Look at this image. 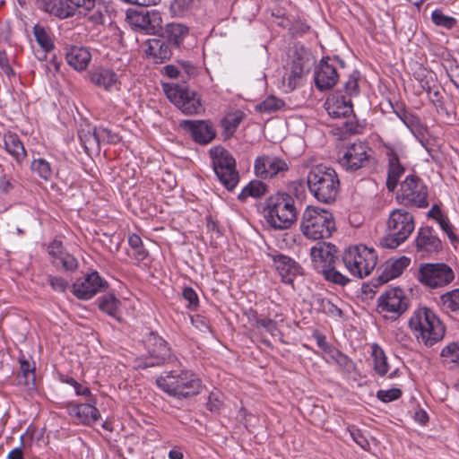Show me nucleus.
Returning a JSON list of instances; mask_svg holds the SVG:
<instances>
[{"instance_id":"473e14b6","label":"nucleus","mask_w":459,"mask_h":459,"mask_svg":"<svg viewBox=\"0 0 459 459\" xmlns=\"http://www.w3.org/2000/svg\"><path fill=\"white\" fill-rule=\"evenodd\" d=\"M32 32L36 42L46 53L51 52L55 48V44L52 39L51 31L39 24H35Z\"/></svg>"},{"instance_id":"3c124183","label":"nucleus","mask_w":459,"mask_h":459,"mask_svg":"<svg viewBox=\"0 0 459 459\" xmlns=\"http://www.w3.org/2000/svg\"><path fill=\"white\" fill-rule=\"evenodd\" d=\"M309 60L307 57L297 54L294 56L290 69L293 70L295 74H305L309 71Z\"/></svg>"},{"instance_id":"cd10ccee","label":"nucleus","mask_w":459,"mask_h":459,"mask_svg":"<svg viewBox=\"0 0 459 459\" xmlns=\"http://www.w3.org/2000/svg\"><path fill=\"white\" fill-rule=\"evenodd\" d=\"M147 43V54L153 58L155 63L160 64L171 57L173 47L164 36L160 35L150 39Z\"/></svg>"},{"instance_id":"2eb2a0df","label":"nucleus","mask_w":459,"mask_h":459,"mask_svg":"<svg viewBox=\"0 0 459 459\" xmlns=\"http://www.w3.org/2000/svg\"><path fill=\"white\" fill-rule=\"evenodd\" d=\"M333 62L340 63L343 66V61L336 57L331 60L330 57H323L316 67L314 80L316 88L323 91L332 89L339 79L335 65Z\"/></svg>"},{"instance_id":"f257e3e1","label":"nucleus","mask_w":459,"mask_h":459,"mask_svg":"<svg viewBox=\"0 0 459 459\" xmlns=\"http://www.w3.org/2000/svg\"><path fill=\"white\" fill-rule=\"evenodd\" d=\"M156 384L163 392L178 400L197 395L202 389L201 380L186 369L170 370L157 377Z\"/></svg>"},{"instance_id":"5fc2aeb1","label":"nucleus","mask_w":459,"mask_h":459,"mask_svg":"<svg viewBox=\"0 0 459 459\" xmlns=\"http://www.w3.org/2000/svg\"><path fill=\"white\" fill-rule=\"evenodd\" d=\"M402 396V391L399 388H391L388 390H379L377 397L383 403H390L399 399Z\"/></svg>"},{"instance_id":"f704fd0d","label":"nucleus","mask_w":459,"mask_h":459,"mask_svg":"<svg viewBox=\"0 0 459 459\" xmlns=\"http://www.w3.org/2000/svg\"><path fill=\"white\" fill-rule=\"evenodd\" d=\"M439 304L443 310L459 316V289L446 291L439 297Z\"/></svg>"},{"instance_id":"69168bd1","label":"nucleus","mask_w":459,"mask_h":459,"mask_svg":"<svg viewBox=\"0 0 459 459\" xmlns=\"http://www.w3.org/2000/svg\"><path fill=\"white\" fill-rule=\"evenodd\" d=\"M315 338L316 341V344L319 348H321L325 353L330 354L332 351L334 349L333 345L327 342L326 337L321 333H316Z\"/></svg>"},{"instance_id":"79ce46f5","label":"nucleus","mask_w":459,"mask_h":459,"mask_svg":"<svg viewBox=\"0 0 459 459\" xmlns=\"http://www.w3.org/2000/svg\"><path fill=\"white\" fill-rule=\"evenodd\" d=\"M128 244L134 250V258L138 262L143 261L148 256L149 252L143 247V240L137 234L134 233L128 237Z\"/></svg>"},{"instance_id":"39448f33","label":"nucleus","mask_w":459,"mask_h":459,"mask_svg":"<svg viewBox=\"0 0 459 459\" xmlns=\"http://www.w3.org/2000/svg\"><path fill=\"white\" fill-rule=\"evenodd\" d=\"M415 228L413 215L404 209H394L388 217L386 235L380 240L385 248H396L411 236Z\"/></svg>"},{"instance_id":"7ed1b4c3","label":"nucleus","mask_w":459,"mask_h":459,"mask_svg":"<svg viewBox=\"0 0 459 459\" xmlns=\"http://www.w3.org/2000/svg\"><path fill=\"white\" fill-rule=\"evenodd\" d=\"M295 203L294 197L285 192L269 196L264 207L267 223L274 230L289 229L298 216Z\"/></svg>"},{"instance_id":"6ab92c4d","label":"nucleus","mask_w":459,"mask_h":459,"mask_svg":"<svg viewBox=\"0 0 459 459\" xmlns=\"http://www.w3.org/2000/svg\"><path fill=\"white\" fill-rule=\"evenodd\" d=\"M146 346L152 361L145 362L144 367L160 366L169 362L171 358V351L168 342L157 333L151 332L146 337Z\"/></svg>"},{"instance_id":"8fccbe9b","label":"nucleus","mask_w":459,"mask_h":459,"mask_svg":"<svg viewBox=\"0 0 459 459\" xmlns=\"http://www.w3.org/2000/svg\"><path fill=\"white\" fill-rule=\"evenodd\" d=\"M431 18L436 25L442 26L446 29H452L456 23V20L454 17L445 15L438 9L432 12Z\"/></svg>"},{"instance_id":"58836bf2","label":"nucleus","mask_w":459,"mask_h":459,"mask_svg":"<svg viewBox=\"0 0 459 459\" xmlns=\"http://www.w3.org/2000/svg\"><path fill=\"white\" fill-rule=\"evenodd\" d=\"M371 349L374 369L379 376L383 377L388 371V364L385 354L384 351L376 343L372 345Z\"/></svg>"},{"instance_id":"49530a36","label":"nucleus","mask_w":459,"mask_h":459,"mask_svg":"<svg viewBox=\"0 0 459 459\" xmlns=\"http://www.w3.org/2000/svg\"><path fill=\"white\" fill-rule=\"evenodd\" d=\"M283 105L284 102L281 100L274 96H269L256 105V110L261 113H271L279 110Z\"/></svg>"},{"instance_id":"4c0bfd02","label":"nucleus","mask_w":459,"mask_h":459,"mask_svg":"<svg viewBox=\"0 0 459 459\" xmlns=\"http://www.w3.org/2000/svg\"><path fill=\"white\" fill-rule=\"evenodd\" d=\"M78 137L82 146L86 152L99 147V138L97 137V129L87 126L78 131Z\"/></svg>"},{"instance_id":"ea45409f","label":"nucleus","mask_w":459,"mask_h":459,"mask_svg":"<svg viewBox=\"0 0 459 459\" xmlns=\"http://www.w3.org/2000/svg\"><path fill=\"white\" fill-rule=\"evenodd\" d=\"M324 279L335 285L346 286L351 280L336 269V264H332L321 273H319Z\"/></svg>"},{"instance_id":"6e6d98bb","label":"nucleus","mask_w":459,"mask_h":459,"mask_svg":"<svg viewBox=\"0 0 459 459\" xmlns=\"http://www.w3.org/2000/svg\"><path fill=\"white\" fill-rule=\"evenodd\" d=\"M48 281L52 290L56 292H65L69 285L68 281L60 276L48 275Z\"/></svg>"},{"instance_id":"c756f323","label":"nucleus","mask_w":459,"mask_h":459,"mask_svg":"<svg viewBox=\"0 0 459 459\" xmlns=\"http://www.w3.org/2000/svg\"><path fill=\"white\" fill-rule=\"evenodd\" d=\"M65 58L68 65L74 70L83 71L87 68L91 55L86 48L73 46L67 50Z\"/></svg>"},{"instance_id":"7c9ffc66","label":"nucleus","mask_w":459,"mask_h":459,"mask_svg":"<svg viewBox=\"0 0 459 459\" xmlns=\"http://www.w3.org/2000/svg\"><path fill=\"white\" fill-rule=\"evenodd\" d=\"M4 145L6 152L12 155L18 164L25 160L27 156L25 148L16 134H5L4 135Z\"/></svg>"},{"instance_id":"aec40b11","label":"nucleus","mask_w":459,"mask_h":459,"mask_svg":"<svg viewBox=\"0 0 459 459\" xmlns=\"http://www.w3.org/2000/svg\"><path fill=\"white\" fill-rule=\"evenodd\" d=\"M325 107L331 117L347 119L343 125L347 130H351L349 120L353 115V106L350 99L342 95L341 91H336L326 99Z\"/></svg>"},{"instance_id":"20e7f679","label":"nucleus","mask_w":459,"mask_h":459,"mask_svg":"<svg viewBox=\"0 0 459 459\" xmlns=\"http://www.w3.org/2000/svg\"><path fill=\"white\" fill-rule=\"evenodd\" d=\"M309 193L320 203L332 204L335 201L340 188L336 171L325 166L311 168L307 176Z\"/></svg>"},{"instance_id":"603ef678","label":"nucleus","mask_w":459,"mask_h":459,"mask_svg":"<svg viewBox=\"0 0 459 459\" xmlns=\"http://www.w3.org/2000/svg\"><path fill=\"white\" fill-rule=\"evenodd\" d=\"M97 137L99 138V144L100 143L116 144L121 141V137L117 134L106 127L97 129Z\"/></svg>"},{"instance_id":"4468645a","label":"nucleus","mask_w":459,"mask_h":459,"mask_svg":"<svg viewBox=\"0 0 459 459\" xmlns=\"http://www.w3.org/2000/svg\"><path fill=\"white\" fill-rule=\"evenodd\" d=\"M372 150L364 143L357 142L348 145L339 159L340 165L346 170L356 171L370 163Z\"/></svg>"},{"instance_id":"423d86ee","label":"nucleus","mask_w":459,"mask_h":459,"mask_svg":"<svg viewBox=\"0 0 459 459\" xmlns=\"http://www.w3.org/2000/svg\"><path fill=\"white\" fill-rule=\"evenodd\" d=\"M300 229L307 238L317 240L330 238L335 230V222L329 211L308 206L303 212Z\"/></svg>"},{"instance_id":"bb28decb","label":"nucleus","mask_w":459,"mask_h":459,"mask_svg":"<svg viewBox=\"0 0 459 459\" xmlns=\"http://www.w3.org/2000/svg\"><path fill=\"white\" fill-rule=\"evenodd\" d=\"M89 77L95 86L102 88L107 91L118 90V76L111 69L97 67L89 73Z\"/></svg>"},{"instance_id":"774afa93","label":"nucleus","mask_w":459,"mask_h":459,"mask_svg":"<svg viewBox=\"0 0 459 459\" xmlns=\"http://www.w3.org/2000/svg\"><path fill=\"white\" fill-rule=\"evenodd\" d=\"M430 101L435 105L437 109H444L443 96L438 90H430V93H428Z\"/></svg>"},{"instance_id":"a211bd4d","label":"nucleus","mask_w":459,"mask_h":459,"mask_svg":"<svg viewBox=\"0 0 459 459\" xmlns=\"http://www.w3.org/2000/svg\"><path fill=\"white\" fill-rule=\"evenodd\" d=\"M107 286V281L100 277L98 272L93 271L82 280L72 285L73 294L79 299L88 300L100 292Z\"/></svg>"},{"instance_id":"412c9836","label":"nucleus","mask_w":459,"mask_h":459,"mask_svg":"<svg viewBox=\"0 0 459 459\" xmlns=\"http://www.w3.org/2000/svg\"><path fill=\"white\" fill-rule=\"evenodd\" d=\"M179 126L195 143L202 145L210 143L216 136L213 125L207 120H182Z\"/></svg>"},{"instance_id":"4d7b16f0","label":"nucleus","mask_w":459,"mask_h":459,"mask_svg":"<svg viewBox=\"0 0 459 459\" xmlns=\"http://www.w3.org/2000/svg\"><path fill=\"white\" fill-rule=\"evenodd\" d=\"M435 220L439 224L442 230H444L446 233L447 237L452 242L457 240V237L453 231V226L450 224L446 217H445L443 214H439V216Z\"/></svg>"},{"instance_id":"e2e57ef3","label":"nucleus","mask_w":459,"mask_h":459,"mask_svg":"<svg viewBox=\"0 0 459 459\" xmlns=\"http://www.w3.org/2000/svg\"><path fill=\"white\" fill-rule=\"evenodd\" d=\"M48 252L49 255H51L52 260H56L60 255H62L65 251L63 250L62 242L56 239H54L48 247Z\"/></svg>"},{"instance_id":"5701e85b","label":"nucleus","mask_w":459,"mask_h":459,"mask_svg":"<svg viewBox=\"0 0 459 459\" xmlns=\"http://www.w3.org/2000/svg\"><path fill=\"white\" fill-rule=\"evenodd\" d=\"M415 247L422 256L439 253L442 248V242L435 234L432 227L426 226L419 229L415 238Z\"/></svg>"},{"instance_id":"a878e982","label":"nucleus","mask_w":459,"mask_h":459,"mask_svg":"<svg viewBox=\"0 0 459 459\" xmlns=\"http://www.w3.org/2000/svg\"><path fill=\"white\" fill-rule=\"evenodd\" d=\"M387 157V178L386 188L389 192H394L397 187L401 177L405 172L404 166L400 161V156L397 150L392 146H386Z\"/></svg>"},{"instance_id":"a18cd8bd","label":"nucleus","mask_w":459,"mask_h":459,"mask_svg":"<svg viewBox=\"0 0 459 459\" xmlns=\"http://www.w3.org/2000/svg\"><path fill=\"white\" fill-rule=\"evenodd\" d=\"M52 264L56 267L60 266L62 269L67 272H74L78 267L77 259L73 255L65 251L62 255H60L56 260H52Z\"/></svg>"},{"instance_id":"e433bc0d","label":"nucleus","mask_w":459,"mask_h":459,"mask_svg":"<svg viewBox=\"0 0 459 459\" xmlns=\"http://www.w3.org/2000/svg\"><path fill=\"white\" fill-rule=\"evenodd\" d=\"M244 118V113L240 110L228 113L221 120V126L228 137L234 134Z\"/></svg>"},{"instance_id":"680f3d73","label":"nucleus","mask_w":459,"mask_h":459,"mask_svg":"<svg viewBox=\"0 0 459 459\" xmlns=\"http://www.w3.org/2000/svg\"><path fill=\"white\" fill-rule=\"evenodd\" d=\"M351 436L353 439V441L359 446L364 450H368L369 448V442L368 440L364 437L362 432L359 429H352L350 431Z\"/></svg>"},{"instance_id":"052dcab7","label":"nucleus","mask_w":459,"mask_h":459,"mask_svg":"<svg viewBox=\"0 0 459 459\" xmlns=\"http://www.w3.org/2000/svg\"><path fill=\"white\" fill-rule=\"evenodd\" d=\"M20 368H21V371L25 378V383L26 384L29 383L30 377H31V381L34 383V381H35V376H34L35 366L31 365L26 359H21L20 360Z\"/></svg>"},{"instance_id":"c85d7f7f","label":"nucleus","mask_w":459,"mask_h":459,"mask_svg":"<svg viewBox=\"0 0 459 459\" xmlns=\"http://www.w3.org/2000/svg\"><path fill=\"white\" fill-rule=\"evenodd\" d=\"M68 411L72 417L86 425L95 423L100 417V411L91 403L72 404Z\"/></svg>"},{"instance_id":"f3484780","label":"nucleus","mask_w":459,"mask_h":459,"mask_svg":"<svg viewBox=\"0 0 459 459\" xmlns=\"http://www.w3.org/2000/svg\"><path fill=\"white\" fill-rule=\"evenodd\" d=\"M254 170L256 177L270 179L287 172L289 165L277 156L263 155L255 159Z\"/></svg>"},{"instance_id":"37998d69","label":"nucleus","mask_w":459,"mask_h":459,"mask_svg":"<svg viewBox=\"0 0 459 459\" xmlns=\"http://www.w3.org/2000/svg\"><path fill=\"white\" fill-rule=\"evenodd\" d=\"M360 78L361 76L359 72L353 71L344 82L343 89L348 99L351 100V98L359 95L360 90L359 82L360 81Z\"/></svg>"},{"instance_id":"0eeeda50","label":"nucleus","mask_w":459,"mask_h":459,"mask_svg":"<svg viewBox=\"0 0 459 459\" xmlns=\"http://www.w3.org/2000/svg\"><path fill=\"white\" fill-rule=\"evenodd\" d=\"M342 260L351 275L362 279L375 269L377 255L375 249L365 245H354L344 249Z\"/></svg>"},{"instance_id":"1a4fd4ad","label":"nucleus","mask_w":459,"mask_h":459,"mask_svg":"<svg viewBox=\"0 0 459 459\" xmlns=\"http://www.w3.org/2000/svg\"><path fill=\"white\" fill-rule=\"evenodd\" d=\"M428 187L416 175H408L401 183L395 200L406 207L426 208L429 206Z\"/></svg>"},{"instance_id":"6e6552de","label":"nucleus","mask_w":459,"mask_h":459,"mask_svg":"<svg viewBox=\"0 0 459 459\" xmlns=\"http://www.w3.org/2000/svg\"><path fill=\"white\" fill-rule=\"evenodd\" d=\"M210 155L218 179L228 191H233L239 181L236 160L229 151L221 146L212 147Z\"/></svg>"},{"instance_id":"a19ab883","label":"nucleus","mask_w":459,"mask_h":459,"mask_svg":"<svg viewBox=\"0 0 459 459\" xmlns=\"http://www.w3.org/2000/svg\"><path fill=\"white\" fill-rule=\"evenodd\" d=\"M119 300L113 294H106L99 298V307L108 316L118 319L117 316Z\"/></svg>"},{"instance_id":"09e8293b","label":"nucleus","mask_w":459,"mask_h":459,"mask_svg":"<svg viewBox=\"0 0 459 459\" xmlns=\"http://www.w3.org/2000/svg\"><path fill=\"white\" fill-rule=\"evenodd\" d=\"M329 355L340 367L344 368L346 371L351 372L354 369V363L352 360L339 350L334 348Z\"/></svg>"},{"instance_id":"393cba45","label":"nucleus","mask_w":459,"mask_h":459,"mask_svg":"<svg viewBox=\"0 0 459 459\" xmlns=\"http://www.w3.org/2000/svg\"><path fill=\"white\" fill-rule=\"evenodd\" d=\"M411 264V259L401 256L397 259L387 260L381 267V273L373 280V286L377 287L400 276Z\"/></svg>"},{"instance_id":"f03ea898","label":"nucleus","mask_w":459,"mask_h":459,"mask_svg":"<svg viewBox=\"0 0 459 459\" xmlns=\"http://www.w3.org/2000/svg\"><path fill=\"white\" fill-rule=\"evenodd\" d=\"M409 326L419 342L431 347L440 342L446 328L437 315L429 307L416 309L409 320Z\"/></svg>"},{"instance_id":"338daca9","label":"nucleus","mask_w":459,"mask_h":459,"mask_svg":"<svg viewBox=\"0 0 459 459\" xmlns=\"http://www.w3.org/2000/svg\"><path fill=\"white\" fill-rule=\"evenodd\" d=\"M0 68L8 77L14 75V71L9 64L7 56L4 52H0Z\"/></svg>"},{"instance_id":"de8ad7c7","label":"nucleus","mask_w":459,"mask_h":459,"mask_svg":"<svg viewBox=\"0 0 459 459\" xmlns=\"http://www.w3.org/2000/svg\"><path fill=\"white\" fill-rule=\"evenodd\" d=\"M440 356L446 362L459 364V342H451L445 346L440 352Z\"/></svg>"},{"instance_id":"bf43d9fd","label":"nucleus","mask_w":459,"mask_h":459,"mask_svg":"<svg viewBox=\"0 0 459 459\" xmlns=\"http://www.w3.org/2000/svg\"><path fill=\"white\" fill-rule=\"evenodd\" d=\"M256 325L264 328L273 336H276L279 333L277 322L273 319L258 318L256 319Z\"/></svg>"},{"instance_id":"13d9d810","label":"nucleus","mask_w":459,"mask_h":459,"mask_svg":"<svg viewBox=\"0 0 459 459\" xmlns=\"http://www.w3.org/2000/svg\"><path fill=\"white\" fill-rule=\"evenodd\" d=\"M183 298L188 301L187 307L190 309H196L199 304L198 296L194 289L186 287L183 290Z\"/></svg>"},{"instance_id":"c9c22d12","label":"nucleus","mask_w":459,"mask_h":459,"mask_svg":"<svg viewBox=\"0 0 459 459\" xmlns=\"http://www.w3.org/2000/svg\"><path fill=\"white\" fill-rule=\"evenodd\" d=\"M267 186L260 180L250 181L238 194V199L245 202L247 197L259 198L265 194Z\"/></svg>"},{"instance_id":"9d476101","label":"nucleus","mask_w":459,"mask_h":459,"mask_svg":"<svg viewBox=\"0 0 459 459\" xmlns=\"http://www.w3.org/2000/svg\"><path fill=\"white\" fill-rule=\"evenodd\" d=\"M455 278L453 269L445 263H426L420 266L418 279L423 285L431 288H443Z\"/></svg>"},{"instance_id":"9b49d317","label":"nucleus","mask_w":459,"mask_h":459,"mask_svg":"<svg viewBox=\"0 0 459 459\" xmlns=\"http://www.w3.org/2000/svg\"><path fill=\"white\" fill-rule=\"evenodd\" d=\"M168 99L184 114L192 116L200 114L203 105L200 96L188 87L179 84L169 86L166 90Z\"/></svg>"},{"instance_id":"0e129e2a","label":"nucleus","mask_w":459,"mask_h":459,"mask_svg":"<svg viewBox=\"0 0 459 459\" xmlns=\"http://www.w3.org/2000/svg\"><path fill=\"white\" fill-rule=\"evenodd\" d=\"M302 76L303 74H295L293 70L290 69V71L283 76V82L287 83L290 90H293L298 86Z\"/></svg>"},{"instance_id":"f8f14e48","label":"nucleus","mask_w":459,"mask_h":459,"mask_svg":"<svg viewBox=\"0 0 459 459\" xmlns=\"http://www.w3.org/2000/svg\"><path fill=\"white\" fill-rule=\"evenodd\" d=\"M409 302L400 288L386 290L377 299V312L385 318L397 319L408 309Z\"/></svg>"},{"instance_id":"c03bdc74","label":"nucleus","mask_w":459,"mask_h":459,"mask_svg":"<svg viewBox=\"0 0 459 459\" xmlns=\"http://www.w3.org/2000/svg\"><path fill=\"white\" fill-rule=\"evenodd\" d=\"M30 169L45 180H49L53 175L50 163L42 158L33 160L30 164Z\"/></svg>"},{"instance_id":"72a5a7b5","label":"nucleus","mask_w":459,"mask_h":459,"mask_svg":"<svg viewBox=\"0 0 459 459\" xmlns=\"http://www.w3.org/2000/svg\"><path fill=\"white\" fill-rule=\"evenodd\" d=\"M187 32L188 30L185 25L180 23H171L167 26L165 35L163 36L173 48H178Z\"/></svg>"},{"instance_id":"dca6fc26","label":"nucleus","mask_w":459,"mask_h":459,"mask_svg":"<svg viewBox=\"0 0 459 459\" xmlns=\"http://www.w3.org/2000/svg\"><path fill=\"white\" fill-rule=\"evenodd\" d=\"M95 3L96 0H45L46 11L61 19L73 16L79 8L91 11Z\"/></svg>"},{"instance_id":"2f4dec72","label":"nucleus","mask_w":459,"mask_h":459,"mask_svg":"<svg viewBox=\"0 0 459 459\" xmlns=\"http://www.w3.org/2000/svg\"><path fill=\"white\" fill-rule=\"evenodd\" d=\"M313 305L316 309L334 319H342L344 313L341 307L332 302V300L322 294L313 296Z\"/></svg>"},{"instance_id":"ddd939ff","label":"nucleus","mask_w":459,"mask_h":459,"mask_svg":"<svg viewBox=\"0 0 459 459\" xmlns=\"http://www.w3.org/2000/svg\"><path fill=\"white\" fill-rule=\"evenodd\" d=\"M126 22L136 31L144 34H157L162 28V19L155 10H127Z\"/></svg>"},{"instance_id":"864d4df0","label":"nucleus","mask_w":459,"mask_h":459,"mask_svg":"<svg viewBox=\"0 0 459 459\" xmlns=\"http://www.w3.org/2000/svg\"><path fill=\"white\" fill-rule=\"evenodd\" d=\"M396 116L402 120V122L408 127L411 128L416 126L420 123V119L417 116L407 111L404 108L401 107L394 110Z\"/></svg>"},{"instance_id":"4be33fe9","label":"nucleus","mask_w":459,"mask_h":459,"mask_svg":"<svg viewBox=\"0 0 459 459\" xmlns=\"http://www.w3.org/2000/svg\"><path fill=\"white\" fill-rule=\"evenodd\" d=\"M337 248L329 242H318L310 249L313 268L319 273L337 262Z\"/></svg>"},{"instance_id":"b1692460","label":"nucleus","mask_w":459,"mask_h":459,"mask_svg":"<svg viewBox=\"0 0 459 459\" xmlns=\"http://www.w3.org/2000/svg\"><path fill=\"white\" fill-rule=\"evenodd\" d=\"M272 259L282 282L286 284H293L295 278L303 274L299 264L288 255L276 254L272 255Z\"/></svg>"}]
</instances>
